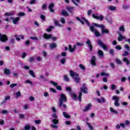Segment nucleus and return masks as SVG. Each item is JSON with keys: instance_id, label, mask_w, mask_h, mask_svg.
I'll return each mask as SVG.
<instances>
[{"instance_id": "obj_1", "label": "nucleus", "mask_w": 130, "mask_h": 130, "mask_svg": "<svg viewBox=\"0 0 130 130\" xmlns=\"http://www.w3.org/2000/svg\"><path fill=\"white\" fill-rule=\"evenodd\" d=\"M70 76L76 84H79L81 82V78L79 77V75L77 73L74 72L73 70L70 71Z\"/></svg>"}, {"instance_id": "obj_2", "label": "nucleus", "mask_w": 130, "mask_h": 130, "mask_svg": "<svg viewBox=\"0 0 130 130\" xmlns=\"http://www.w3.org/2000/svg\"><path fill=\"white\" fill-rule=\"evenodd\" d=\"M67 101H68V99H67V96H66V94L63 93L61 94L60 98L59 99L58 107L59 108H61L62 107V104H63V102H67Z\"/></svg>"}, {"instance_id": "obj_3", "label": "nucleus", "mask_w": 130, "mask_h": 130, "mask_svg": "<svg viewBox=\"0 0 130 130\" xmlns=\"http://www.w3.org/2000/svg\"><path fill=\"white\" fill-rule=\"evenodd\" d=\"M89 29L91 32L94 33L96 37H99V36H100V33H99V31H98V30L95 28L94 26L92 25L90 26Z\"/></svg>"}, {"instance_id": "obj_4", "label": "nucleus", "mask_w": 130, "mask_h": 130, "mask_svg": "<svg viewBox=\"0 0 130 130\" xmlns=\"http://www.w3.org/2000/svg\"><path fill=\"white\" fill-rule=\"evenodd\" d=\"M112 100H115L114 105L116 107H118L120 106V104L118 103V101H119V97H117L115 95H114L112 98Z\"/></svg>"}, {"instance_id": "obj_5", "label": "nucleus", "mask_w": 130, "mask_h": 130, "mask_svg": "<svg viewBox=\"0 0 130 130\" xmlns=\"http://www.w3.org/2000/svg\"><path fill=\"white\" fill-rule=\"evenodd\" d=\"M98 44L102 47V48H103L104 50H107V46H106V44L103 43V42L101 41V40H99L97 41Z\"/></svg>"}, {"instance_id": "obj_6", "label": "nucleus", "mask_w": 130, "mask_h": 130, "mask_svg": "<svg viewBox=\"0 0 130 130\" xmlns=\"http://www.w3.org/2000/svg\"><path fill=\"white\" fill-rule=\"evenodd\" d=\"M9 40L7 35L4 34L2 35V34L0 33V41L1 42H6V41H8Z\"/></svg>"}, {"instance_id": "obj_7", "label": "nucleus", "mask_w": 130, "mask_h": 130, "mask_svg": "<svg viewBox=\"0 0 130 130\" xmlns=\"http://www.w3.org/2000/svg\"><path fill=\"white\" fill-rule=\"evenodd\" d=\"M86 43L87 44L88 47H89L90 51H92V49H93V46H92V44H91V41L90 40L87 39Z\"/></svg>"}, {"instance_id": "obj_8", "label": "nucleus", "mask_w": 130, "mask_h": 130, "mask_svg": "<svg viewBox=\"0 0 130 130\" xmlns=\"http://www.w3.org/2000/svg\"><path fill=\"white\" fill-rule=\"evenodd\" d=\"M54 7V3H51L49 7H48L49 9V10L50 11V12H51V13H54V9H53V8Z\"/></svg>"}, {"instance_id": "obj_9", "label": "nucleus", "mask_w": 130, "mask_h": 130, "mask_svg": "<svg viewBox=\"0 0 130 130\" xmlns=\"http://www.w3.org/2000/svg\"><path fill=\"white\" fill-rule=\"evenodd\" d=\"M101 31L103 34L106 33V34H109V30L107 29H105L104 25L101 28Z\"/></svg>"}, {"instance_id": "obj_10", "label": "nucleus", "mask_w": 130, "mask_h": 130, "mask_svg": "<svg viewBox=\"0 0 130 130\" xmlns=\"http://www.w3.org/2000/svg\"><path fill=\"white\" fill-rule=\"evenodd\" d=\"M66 9H67V11H68V12H69V13H70L71 14H74V11L73 10H74V9H75V7L67 6Z\"/></svg>"}, {"instance_id": "obj_11", "label": "nucleus", "mask_w": 130, "mask_h": 130, "mask_svg": "<svg viewBox=\"0 0 130 130\" xmlns=\"http://www.w3.org/2000/svg\"><path fill=\"white\" fill-rule=\"evenodd\" d=\"M43 36H44V38L45 39L48 40L50 39V38H51V37H52V34L48 35L46 33H45V34H44Z\"/></svg>"}, {"instance_id": "obj_12", "label": "nucleus", "mask_w": 130, "mask_h": 130, "mask_svg": "<svg viewBox=\"0 0 130 130\" xmlns=\"http://www.w3.org/2000/svg\"><path fill=\"white\" fill-rule=\"evenodd\" d=\"M96 57L95 56H93L92 57V59L91 60V63L92 66H96Z\"/></svg>"}, {"instance_id": "obj_13", "label": "nucleus", "mask_w": 130, "mask_h": 130, "mask_svg": "<svg viewBox=\"0 0 130 130\" xmlns=\"http://www.w3.org/2000/svg\"><path fill=\"white\" fill-rule=\"evenodd\" d=\"M91 106H92L91 104L87 105L86 106H85V109L83 110V112H87V111H89V110L91 108Z\"/></svg>"}, {"instance_id": "obj_14", "label": "nucleus", "mask_w": 130, "mask_h": 130, "mask_svg": "<svg viewBox=\"0 0 130 130\" xmlns=\"http://www.w3.org/2000/svg\"><path fill=\"white\" fill-rule=\"evenodd\" d=\"M11 20H13V24H17L19 21H20V17H16L15 19L14 18H11Z\"/></svg>"}, {"instance_id": "obj_15", "label": "nucleus", "mask_w": 130, "mask_h": 130, "mask_svg": "<svg viewBox=\"0 0 130 130\" xmlns=\"http://www.w3.org/2000/svg\"><path fill=\"white\" fill-rule=\"evenodd\" d=\"M98 54L101 58H102V57H103L104 56V52H103V51H102L101 50H98Z\"/></svg>"}, {"instance_id": "obj_16", "label": "nucleus", "mask_w": 130, "mask_h": 130, "mask_svg": "<svg viewBox=\"0 0 130 130\" xmlns=\"http://www.w3.org/2000/svg\"><path fill=\"white\" fill-rule=\"evenodd\" d=\"M61 14L62 16H70V14L67 12V10H62V11L61 12Z\"/></svg>"}, {"instance_id": "obj_17", "label": "nucleus", "mask_w": 130, "mask_h": 130, "mask_svg": "<svg viewBox=\"0 0 130 130\" xmlns=\"http://www.w3.org/2000/svg\"><path fill=\"white\" fill-rule=\"evenodd\" d=\"M53 22L55 24V26H57L58 27H61V25L60 24L59 22L57 20L54 19Z\"/></svg>"}, {"instance_id": "obj_18", "label": "nucleus", "mask_w": 130, "mask_h": 130, "mask_svg": "<svg viewBox=\"0 0 130 130\" xmlns=\"http://www.w3.org/2000/svg\"><path fill=\"white\" fill-rule=\"evenodd\" d=\"M122 59L123 61L126 63V66H128V64H129V59H128V58H127V57H124Z\"/></svg>"}, {"instance_id": "obj_19", "label": "nucleus", "mask_w": 130, "mask_h": 130, "mask_svg": "<svg viewBox=\"0 0 130 130\" xmlns=\"http://www.w3.org/2000/svg\"><path fill=\"white\" fill-rule=\"evenodd\" d=\"M70 95L74 100H77L78 99V96L76 95V94L74 93H70Z\"/></svg>"}, {"instance_id": "obj_20", "label": "nucleus", "mask_w": 130, "mask_h": 130, "mask_svg": "<svg viewBox=\"0 0 130 130\" xmlns=\"http://www.w3.org/2000/svg\"><path fill=\"white\" fill-rule=\"evenodd\" d=\"M110 110L112 113H114L115 114H118V112L114 110V109H113V108L112 107L110 108Z\"/></svg>"}, {"instance_id": "obj_21", "label": "nucleus", "mask_w": 130, "mask_h": 130, "mask_svg": "<svg viewBox=\"0 0 130 130\" xmlns=\"http://www.w3.org/2000/svg\"><path fill=\"white\" fill-rule=\"evenodd\" d=\"M108 9L110 11H116V7L115 6H108Z\"/></svg>"}, {"instance_id": "obj_22", "label": "nucleus", "mask_w": 130, "mask_h": 130, "mask_svg": "<svg viewBox=\"0 0 130 130\" xmlns=\"http://www.w3.org/2000/svg\"><path fill=\"white\" fill-rule=\"evenodd\" d=\"M29 74L32 77V78H36V76H35V74L34 73V71L32 70L29 71Z\"/></svg>"}, {"instance_id": "obj_23", "label": "nucleus", "mask_w": 130, "mask_h": 130, "mask_svg": "<svg viewBox=\"0 0 130 130\" xmlns=\"http://www.w3.org/2000/svg\"><path fill=\"white\" fill-rule=\"evenodd\" d=\"M50 48L51 49H54V48H56V44L55 43H51L49 46Z\"/></svg>"}, {"instance_id": "obj_24", "label": "nucleus", "mask_w": 130, "mask_h": 130, "mask_svg": "<svg viewBox=\"0 0 130 130\" xmlns=\"http://www.w3.org/2000/svg\"><path fill=\"white\" fill-rule=\"evenodd\" d=\"M63 115L65 118H70L71 116H70L67 112H62Z\"/></svg>"}, {"instance_id": "obj_25", "label": "nucleus", "mask_w": 130, "mask_h": 130, "mask_svg": "<svg viewBox=\"0 0 130 130\" xmlns=\"http://www.w3.org/2000/svg\"><path fill=\"white\" fill-rule=\"evenodd\" d=\"M93 25H94V26H95V27H97L98 28H101V29L104 26L103 24H99L98 23H93Z\"/></svg>"}, {"instance_id": "obj_26", "label": "nucleus", "mask_w": 130, "mask_h": 130, "mask_svg": "<svg viewBox=\"0 0 130 130\" xmlns=\"http://www.w3.org/2000/svg\"><path fill=\"white\" fill-rule=\"evenodd\" d=\"M34 60H35V58L34 57V56H32V57H30L29 58L28 61H29V62H30V63H32V62H33V61H34Z\"/></svg>"}, {"instance_id": "obj_27", "label": "nucleus", "mask_w": 130, "mask_h": 130, "mask_svg": "<svg viewBox=\"0 0 130 130\" xmlns=\"http://www.w3.org/2000/svg\"><path fill=\"white\" fill-rule=\"evenodd\" d=\"M4 74H5V75H10V74H11V71L8 69H5L4 70Z\"/></svg>"}, {"instance_id": "obj_28", "label": "nucleus", "mask_w": 130, "mask_h": 130, "mask_svg": "<svg viewBox=\"0 0 130 130\" xmlns=\"http://www.w3.org/2000/svg\"><path fill=\"white\" fill-rule=\"evenodd\" d=\"M69 50L70 52H74L75 51V48H72V45H69Z\"/></svg>"}, {"instance_id": "obj_29", "label": "nucleus", "mask_w": 130, "mask_h": 130, "mask_svg": "<svg viewBox=\"0 0 130 130\" xmlns=\"http://www.w3.org/2000/svg\"><path fill=\"white\" fill-rule=\"evenodd\" d=\"M82 20H83V21H84V22H85V23L87 24V25L88 26H90V23L89 22V21H88V20H87V19L85 18V17H81Z\"/></svg>"}, {"instance_id": "obj_30", "label": "nucleus", "mask_w": 130, "mask_h": 130, "mask_svg": "<svg viewBox=\"0 0 130 130\" xmlns=\"http://www.w3.org/2000/svg\"><path fill=\"white\" fill-rule=\"evenodd\" d=\"M82 95H83V94L82 93V91H80L79 95L78 98V99L80 102L82 101Z\"/></svg>"}, {"instance_id": "obj_31", "label": "nucleus", "mask_w": 130, "mask_h": 130, "mask_svg": "<svg viewBox=\"0 0 130 130\" xmlns=\"http://www.w3.org/2000/svg\"><path fill=\"white\" fill-rule=\"evenodd\" d=\"M15 15V13L13 12H9L8 13H6L5 14V16H14Z\"/></svg>"}, {"instance_id": "obj_32", "label": "nucleus", "mask_w": 130, "mask_h": 130, "mask_svg": "<svg viewBox=\"0 0 130 130\" xmlns=\"http://www.w3.org/2000/svg\"><path fill=\"white\" fill-rule=\"evenodd\" d=\"M80 90L81 91V92H82L84 94H87V93H88V91H87V90L84 89L83 87L80 88Z\"/></svg>"}, {"instance_id": "obj_33", "label": "nucleus", "mask_w": 130, "mask_h": 130, "mask_svg": "<svg viewBox=\"0 0 130 130\" xmlns=\"http://www.w3.org/2000/svg\"><path fill=\"white\" fill-rule=\"evenodd\" d=\"M63 80H64V81H66V82H69L70 81V78H69V77H68L67 75H64Z\"/></svg>"}, {"instance_id": "obj_34", "label": "nucleus", "mask_w": 130, "mask_h": 130, "mask_svg": "<svg viewBox=\"0 0 130 130\" xmlns=\"http://www.w3.org/2000/svg\"><path fill=\"white\" fill-rule=\"evenodd\" d=\"M30 128H31V126H30V125H25L24 126V129L25 130H29L30 129Z\"/></svg>"}, {"instance_id": "obj_35", "label": "nucleus", "mask_w": 130, "mask_h": 130, "mask_svg": "<svg viewBox=\"0 0 130 130\" xmlns=\"http://www.w3.org/2000/svg\"><path fill=\"white\" fill-rule=\"evenodd\" d=\"M123 39H125V37L123 36H119V37L118 38V41H122Z\"/></svg>"}, {"instance_id": "obj_36", "label": "nucleus", "mask_w": 130, "mask_h": 130, "mask_svg": "<svg viewBox=\"0 0 130 130\" xmlns=\"http://www.w3.org/2000/svg\"><path fill=\"white\" fill-rule=\"evenodd\" d=\"M101 76H105V77H109V74L108 73H105L103 72L101 74Z\"/></svg>"}, {"instance_id": "obj_37", "label": "nucleus", "mask_w": 130, "mask_h": 130, "mask_svg": "<svg viewBox=\"0 0 130 130\" xmlns=\"http://www.w3.org/2000/svg\"><path fill=\"white\" fill-rule=\"evenodd\" d=\"M18 15L19 17H24V16H25L26 14L24 12H19L18 13Z\"/></svg>"}, {"instance_id": "obj_38", "label": "nucleus", "mask_w": 130, "mask_h": 130, "mask_svg": "<svg viewBox=\"0 0 130 130\" xmlns=\"http://www.w3.org/2000/svg\"><path fill=\"white\" fill-rule=\"evenodd\" d=\"M54 28V27H53V26H49V28H47V32H51V29H53Z\"/></svg>"}, {"instance_id": "obj_39", "label": "nucleus", "mask_w": 130, "mask_h": 130, "mask_svg": "<svg viewBox=\"0 0 130 130\" xmlns=\"http://www.w3.org/2000/svg\"><path fill=\"white\" fill-rule=\"evenodd\" d=\"M50 82L51 83V84H52V85H53V86H55V87H56L58 85L57 83L54 81H50Z\"/></svg>"}, {"instance_id": "obj_40", "label": "nucleus", "mask_w": 130, "mask_h": 130, "mask_svg": "<svg viewBox=\"0 0 130 130\" xmlns=\"http://www.w3.org/2000/svg\"><path fill=\"white\" fill-rule=\"evenodd\" d=\"M129 54V53H128V52L125 51L124 53L122 54V56H127V55Z\"/></svg>"}, {"instance_id": "obj_41", "label": "nucleus", "mask_w": 130, "mask_h": 130, "mask_svg": "<svg viewBox=\"0 0 130 130\" xmlns=\"http://www.w3.org/2000/svg\"><path fill=\"white\" fill-rule=\"evenodd\" d=\"M16 97L18 98V97H21V91H17L16 93Z\"/></svg>"}, {"instance_id": "obj_42", "label": "nucleus", "mask_w": 130, "mask_h": 130, "mask_svg": "<svg viewBox=\"0 0 130 130\" xmlns=\"http://www.w3.org/2000/svg\"><path fill=\"white\" fill-rule=\"evenodd\" d=\"M119 30H120V31H123V32H124V31H125V30H124V26L121 25V26L119 27Z\"/></svg>"}, {"instance_id": "obj_43", "label": "nucleus", "mask_w": 130, "mask_h": 130, "mask_svg": "<svg viewBox=\"0 0 130 130\" xmlns=\"http://www.w3.org/2000/svg\"><path fill=\"white\" fill-rule=\"evenodd\" d=\"M52 122L54 124H57V123H58V120H57V119H53L52 120Z\"/></svg>"}, {"instance_id": "obj_44", "label": "nucleus", "mask_w": 130, "mask_h": 130, "mask_svg": "<svg viewBox=\"0 0 130 130\" xmlns=\"http://www.w3.org/2000/svg\"><path fill=\"white\" fill-rule=\"evenodd\" d=\"M77 46H84V43H80V42H77L76 43Z\"/></svg>"}, {"instance_id": "obj_45", "label": "nucleus", "mask_w": 130, "mask_h": 130, "mask_svg": "<svg viewBox=\"0 0 130 130\" xmlns=\"http://www.w3.org/2000/svg\"><path fill=\"white\" fill-rule=\"evenodd\" d=\"M35 4H36V0H31L29 2V5H34Z\"/></svg>"}, {"instance_id": "obj_46", "label": "nucleus", "mask_w": 130, "mask_h": 130, "mask_svg": "<svg viewBox=\"0 0 130 130\" xmlns=\"http://www.w3.org/2000/svg\"><path fill=\"white\" fill-rule=\"evenodd\" d=\"M2 114H9V112L6 110H3L2 111Z\"/></svg>"}, {"instance_id": "obj_47", "label": "nucleus", "mask_w": 130, "mask_h": 130, "mask_svg": "<svg viewBox=\"0 0 130 130\" xmlns=\"http://www.w3.org/2000/svg\"><path fill=\"white\" fill-rule=\"evenodd\" d=\"M79 67L81 68V70H83V71H85V70H86V68H85L84 65L82 64H79Z\"/></svg>"}, {"instance_id": "obj_48", "label": "nucleus", "mask_w": 130, "mask_h": 130, "mask_svg": "<svg viewBox=\"0 0 130 130\" xmlns=\"http://www.w3.org/2000/svg\"><path fill=\"white\" fill-rule=\"evenodd\" d=\"M56 88L57 90H58L59 91H61L62 90V88L59 85H57L56 86Z\"/></svg>"}, {"instance_id": "obj_49", "label": "nucleus", "mask_w": 130, "mask_h": 130, "mask_svg": "<svg viewBox=\"0 0 130 130\" xmlns=\"http://www.w3.org/2000/svg\"><path fill=\"white\" fill-rule=\"evenodd\" d=\"M60 62L62 64H64V63H66V59L64 58H63L62 59H61Z\"/></svg>"}, {"instance_id": "obj_50", "label": "nucleus", "mask_w": 130, "mask_h": 130, "mask_svg": "<svg viewBox=\"0 0 130 130\" xmlns=\"http://www.w3.org/2000/svg\"><path fill=\"white\" fill-rule=\"evenodd\" d=\"M16 86H18V84L14 83L10 85V88H14V87H16Z\"/></svg>"}, {"instance_id": "obj_51", "label": "nucleus", "mask_w": 130, "mask_h": 130, "mask_svg": "<svg viewBox=\"0 0 130 130\" xmlns=\"http://www.w3.org/2000/svg\"><path fill=\"white\" fill-rule=\"evenodd\" d=\"M87 125L88 126V127L90 128V130H93V127H92V126H91V125L90 124V123H89V122H86Z\"/></svg>"}, {"instance_id": "obj_52", "label": "nucleus", "mask_w": 130, "mask_h": 130, "mask_svg": "<svg viewBox=\"0 0 130 130\" xmlns=\"http://www.w3.org/2000/svg\"><path fill=\"white\" fill-rule=\"evenodd\" d=\"M122 8L124 10H127V9H128V6L123 5L122 6Z\"/></svg>"}, {"instance_id": "obj_53", "label": "nucleus", "mask_w": 130, "mask_h": 130, "mask_svg": "<svg viewBox=\"0 0 130 130\" xmlns=\"http://www.w3.org/2000/svg\"><path fill=\"white\" fill-rule=\"evenodd\" d=\"M46 8H47V6L46 5V4H43V5L42 6V10H46Z\"/></svg>"}, {"instance_id": "obj_54", "label": "nucleus", "mask_w": 130, "mask_h": 130, "mask_svg": "<svg viewBox=\"0 0 130 130\" xmlns=\"http://www.w3.org/2000/svg\"><path fill=\"white\" fill-rule=\"evenodd\" d=\"M82 87H83V88L85 90H88V87H87V86H86L85 83H83L82 84Z\"/></svg>"}, {"instance_id": "obj_55", "label": "nucleus", "mask_w": 130, "mask_h": 130, "mask_svg": "<svg viewBox=\"0 0 130 130\" xmlns=\"http://www.w3.org/2000/svg\"><path fill=\"white\" fill-rule=\"evenodd\" d=\"M35 122L36 124H40V123H41V120H35Z\"/></svg>"}, {"instance_id": "obj_56", "label": "nucleus", "mask_w": 130, "mask_h": 130, "mask_svg": "<svg viewBox=\"0 0 130 130\" xmlns=\"http://www.w3.org/2000/svg\"><path fill=\"white\" fill-rule=\"evenodd\" d=\"M110 66L112 68V69H115V65L114 64V63H110Z\"/></svg>"}, {"instance_id": "obj_57", "label": "nucleus", "mask_w": 130, "mask_h": 130, "mask_svg": "<svg viewBox=\"0 0 130 130\" xmlns=\"http://www.w3.org/2000/svg\"><path fill=\"white\" fill-rule=\"evenodd\" d=\"M66 91H69V92H71L72 91V88L71 87H67L66 88Z\"/></svg>"}, {"instance_id": "obj_58", "label": "nucleus", "mask_w": 130, "mask_h": 130, "mask_svg": "<svg viewBox=\"0 0 130 130\" xmlns=\"http://www.w3.org/2000/svg\"><path fill=\"white\" fill-rule=\"evenodd\" d=\"M40 17H41V19L43 20V21H45V16L43 15H41Z\"/></svg>"}, {"instance_id": "obj_59", "label": "nucleus", "mask_w": 130, "mask_h": 130, "mask_svg": "<svg viewBox=\"0 0 130 130\" xmlns=\"http://www.w3.org/2000/svg\"><path fill=\"white\" fill-rule=\"evenodd\" d=\"M10 43H12V44H14V43H15V39H14V38L11 39L10 41Z\"/></svg>"}, {"instance_id": "obj_60", "label": "nucleus", "mask_w": 130, "mask_h": 130, "mask_svg": "<svg viewBox=\"0 0 130 130\" xmlns=\"http://www.w3.org/2000/svg\"><path fill=\"white\" fill-rule=\"evenodd\" d=\"M26 56H27V54H26V52H23L22 53V58H25Z\"/></svg>"}, {"instance_id": "obj_61", "label": "nucleus", "mask_w": 130, "mask_h": 130, "mask_svg": "<svg viewBox=\"0 0 130 130\" xmlns=\"http://www.w3.org/2000/svg\"><path fill=\"white\" fill-rule=\"evenodd\" d=\"M116 61L117 63H118V64H121V61L120 60H119V59H117L116 60Z\"/></svg>"}, {"instance_id": "obj_62", "label": "nucleus", "mask_w": 130, "mask_h": 130, "mask_svg": "<svg viewBox=\"0 0 130 130\" xmlns=\"http://www.w3.org/2000/svg\"><path fill=\"white\" fill-rule=\"evenodd\" d=\"M11 97L10 96H6L4 100H5L6 101H8V100H9V99H10Z\"/></svg>"}, {"instance_id": "obj_63", "label": "nucleus", "mask_w": 130, "mask_h": 130, "mask_svg": "<svg viewBox=\"0 0 130 130\" xmlns=\"http://www.w3.org/2000/svg\"><path fill=\"white\" fill-rule=\"evenodd\" d=\"M37 61H41V60H42V58H41L40 56H38L37 57Z\"/></svg>"}, {"instance_id": "obj_64", "label": "nucleus", "mask_w": 130, "mask_h": 130, "mask_svg": "<svg viewBox=\"0 0 130 130\" xmlns=\"http://www.w3.org/2000/svg\"><path fill=\"white\" fill-rule=\"evenodd\" d=\"M51 126L52 128H55V129H56L58 127V126H57V125H53V124H51Z\"/></svg>"}]
</instances>
